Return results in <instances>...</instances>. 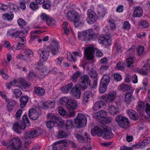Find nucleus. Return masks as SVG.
<instances>
[{
    "mask_svg": "<svg viewBox=\"0 0 150 150\" xmlns=\"http://www.w3.org/2000/svg\"><path fill=\"white\" fill-rule=\"evenodd\" d=\"M23 52L28 58H30L33 57V52L29 49L25 48L23 50Z\"/></svg>",
    "mask_w": 150,
    "mask_h": 150,
    "instance_id": "40",
    "label": "nucleus"
},
{
    "mask_svg": "<svg viewBox=\"0 0 150 150\" xmlns=\"http://www.w3.org/2000/svg\"><path fill=\"white\" fill-rule=\"evenodd\" d=\"M38 52L40 58H42L43 61H45L47 60L50 54L49 52L47 49L40 48L38 50Z\"/></svg>",
    "mask_w": 150,
    "mask_h": 150,
    "instance_id": "10",
    "label": "nucleus"
},
{
    "mask_svg": "<svg viewBox=\"0 0 150 150\" xmlns=\"http://www.w3.org/2000/svg\"><path fill=\"white\" fill-rule=\"evenodd\" d=\"M84 137H83L78 134H74L75 137L76 138L78 142L80 143H86L87 142H90L91 141V139L90 136L87 132H85L84 133Z\"/></svg>",
    "mask_w": 150,
    "mask_h": 150,
    "instance_id": "9",
    "label": "nucleus"
},
{
    "mask_svg": "<svg viewBox=\"0 0 150 150\" xmlns=\"http://www.w3.org/2000/svg\"><path fill=\"white\" fill-rule=\"evenodd\" d=\"M109 113L112 115H115L119 113V110L118 108L114 105L109 106L108 108Z\"/></svg>",
    "mask_w": 150,
    "mask_h": 150,
    "instance_id": "29",
    "label": "nucleus"
},
{
    "mask_svg": "<svg viewBox=\"0 0 150 150\" xmlns=\"http://www.w3.org/2000/svg\"><path fill=\"white\" fill-rule=\"evenodd\" d=\"M7 147L8 150H18L22 146L21 140L17 137H14L9 142Z\"/></svg>",
    "mask_w": 150,
    "mask_h": 150,
    "instance_id": "2",
    "label": "nucleus"
},
{
    "mask_svg": "<svg viewBox=\"0 0 150 150\" xmlns=\"http://www.w3.org/2000/svg\"><path fill=\"white\" fill-rule=\"evenodd\" d=\"M86 58L87 60H92L93 59V49L91 47L87 48L85 50Z\"/></svg>",
    "mask_w": 150,
    "mask_h": 150,
    "instance_id": "19",
    "label": "nucleus"
},
{
    "mask_svg": "<svg viewBox=\"0 0 150 150\" xmlns=\"http://www.w3.org/2000/svg\"><path fill=\"white\" fill-rule=\"evenodd\" d=\"M34 88V93L38 96H42L45 93V89L43 88L38 87Z\"/></svg>",
    "mask_w": 150,
    "mask_h": 150,
    "instance_id": "31",
    "label": "nucleus"
},
{
    "mask_svg": "<svg viewBox=\"0 0 150 150\" xmlns=\"http://www.w3.org/2000/svg\"><path fill=\"white\" fill-rule=\"evenodd\" d=\"M81 74V72L78 71L74 72L72 75L71 78L72 81L74 82H76L78 77Z\"/></svg>",
    "mask_w": 150,
    "mask_h": 150,
    "instance_id": "45",
    "label": "nucleus"
},
{
    "mask_svg": "<svg viewBox=\"0 0 150 150\" xmlns=\"http://www.w3.org/2000/svg\"><path fill=\"white\" fill-rule=\"evenodd\" d=\"M28 101V98L27 96H22L20 99L21 103L20 104V106L21 108H24L26 105Z\"/></svg>",
    "mask_w": 150,
    "mask_h": 150,
    "instance_id": "33",
    "label": "nucleus"
},
{
    "mask_svg": "<svg viewBox=\"0 0 150 150\" xmlns=\"http://www.w3.org/2000/svg\"><path fill=\"white\" fill-rule=\"evenodd\" d=\"M110 77L109 75H104L101 79L100 83L108 85L110 82Z\"/></svg>",
    "mask_w": 150,
    "mask_h": 150,
    "instance_id": "38",
    "label": "nucleus"
},
{
    "mask_svg": "<svg viewBox=\"0 0 150 150\" xmlns=\"http://www.w3.org/2000/svg\"><path fill=\"white\" fill-rule=\"evenodd\" d=\"M14 17L13 14H10L8 13H4L2 15V19L5 20L9 21L12 20Z\"/></svg>",
    "mask_w": 150,
    "mask_h": 150,
    "instance_id": "39",
    "label": "nucleus"
},
{
    "mask_svg": "<svg viewBox=\"0 0 150 150\" xmlns=\"http://www.w3.org/2000/svg\"><path fill=\"white\" fill-rule=\"evenodd\" d=\"M10 8L14 11H17L18 10L19 7L18 6L13 4L11 3L10 4Z\"/></svg>",
    "mask_w": 150,
    "mask_h": 150,
    "instance_id": "58",
    "label": "nucleus"
},
{
    "mask_svg": "<svg viewBox=\"0 0 150 150\" xmlns=\"http://www.w3.org/2000/svg\"><path fill=\"white\" fill-rule=\"evenodd\" d=\"M89 79V77L87 75H83L81 76L80 80L81 86L83 90L86 87V84L88 83Z\"/></svg>",
    "mask_w": 150,
    "mask_h": 150,
    "instance_id": "16",
    "label": "nucleus"
},
{
    "mask_svg": "<svg viewBox=\"0 0 150 150\" xmlns=\"http://www.w3.org/2000/svg\"><path fill=\"white\" fill-rule=\"evenodd\" d=\"M17 23L19 26L21 28L24 29L25 30V32L27 33L29 29V28L28 26H26L27 23L21 18H19L18 20Z\"/></svg>",
    "mask_w": 150,
    "mask_h": 150,
    "instance_id": "20",
    "label": "nucleus"
},
{
    "mask_svg": "<svg viewBox=\"0 0 150 150\" xmlns=\"http://www.w3.org/2000/svg\"><path fill=\"white\" fill-rule=\"evenodd\" d=\"M77 104L76 100L71 99H69L66 106V108L69 110V117H72L74 115V110L77 108Z\"/></svg>",
    "mask_w": 150,
    "mask_h": 150,
    "instance_id": "4",
    "label": "nucleus"
},
{
    "mask_svg": "<svg viewBox=\"0 0 150 150\" xmlns=\"http://www.w3.org/2000/svg\"><path fill=\"white\" fill-rule=\"evenodd\" d=\"M73 85V83L72 82L70 83L67 86L63 87L62 89V91L64 93H67L71 89Z\"/></svg>",
    "mask_w": 150,
    "mask_h": 150,
    "instance_id": "43",
    "label": "nucleus"
},
{
    "mask_svg": "<svg viewBox=\"0 0 150 150\" xmlns=\"http://www.w3.org/2000/svg\"><path fill=\"white\" fill-rule=\"evenodd\" d=\"M103 131L98 126H95L91 130V134L92 135L97 134L99 136H101L103 134Z\"/></svg>",
    "mask_w": 150,
    "mask_h": 150,
    "instance_id": "28",
    "label": "nucleus"
},
{
    "mask_svg": "<svg viewBox=\"0 0 150 150\" xmlns=\"http://www.w3.org/2000/svg\"><path fill=\"white\" fill-rule=\"evenodd\" d=\"M144 107V103L142 102H140L138 103V105L137 106L136 109L138 111L142 109Z\"/></svg>",
    "mask_w": 150,
    "mask_h": 150,
    "instance_id": "64",
    "label": "nucleus"
},
{
    "mask_svg": "<svg viewBox=\"0 0 150 150\" xmlns=\"http://www.w3.org/2000/svg\"><path fill=\"white\" fill-rule=\"evenodd\" d=\"M126 112L131 119L134 121L138 120L139 115L136 112L132 110L128 109L126 110Z\"/></svg>",
    "mask_w": 150,
    "mask_h": 150,
    "instance_id": "14",
    "label": "nucleus"
},
{
    "mask_svg": "<svg viewBox=\"0 0 150 150\" xmlns=\"http://www.w3.org/2000/svg\"><path fill=\"white\" fill-rule=\"evenodd\" d=\"M108 85L100 83L99 88V91L101 93H104L106 90Z\"/></svg>",
    "mask_w": 150,
    "mask_h": 150,
    "instance_id": "52",
    "label": "nucleus"
},
{
    "mask_svg": "<svg viewBox=\"0 0 150 150\" xmlns=\"http://www.w3.org/2000/svg\"><path fill=\"white\" fill-rule=\"evenodd\" d=\"M116 95V93L114 91L109 93L107 96V98H106L107 101L110 102H112L114 100Z\"/></svg>",
    "mask_w": 150,
    "mask_h": 150,
    "instance_id": "35",
    "label": "nucleus"
},
{
    "mask_svg": "<svg viewBox=\"0 0 150 150\" xmlns=\"http://www.w3.org/2000/svg\"><path fill=\"white\" fill-rule=\"evenodd\" d=\"M18 31V30L16 28L9 30L7 32V35L12 38L14 37L17 38Z\"/></svg>",
    "mask_w": 150,
    "mask_h": 150,
    "instance_id": "32",
    "label": "nucleus"
},
{
    "mask_svg": "<svg viewBox=\"0 0 150 150\" xmlns=\"http://www.w3.org/2000/svg\"><path fill=\"white\" fill-rule=\"evenodd\" d=\"M0 96H1L2 98L5 99L6 102H7L9 100L8 99L6 95L4 92L0 91Z\"/></svg>",
    "mask_w": 150,
    "mask_h": 150,
    "instance_id": "63",
    "label": "nucleus"
},
{
    "mask_svg": "<svg viewBox=\"0 0 150 150\" xmlns=\"http://www.w3.org/2000/svg\"><path fill=\"white\" fill-rule=\"evenodd\" d=\"M134 58L132 57H130L128 58L126 60L127 66L128 67H130L131 65L134 63Z\"/></svg>",
    "mask_w": 150,
    "mask_h": 150,
    "instance_id": "56",
    "label": "nucleus"
},
{
    "mask_svg": "<svg viewBox=\"0 0 150 150\" xmlns=\"http://www.w3.org/2000/svg\"><path fill=\"white\" fill-rule=\"evenodd\" d=\"M150 71V64H147L144 65L141 69L138 70V72L141 74L146 75Z\"/></svg>",
    "mask_w": 150,
    "mask_h": 150,
    "instance_id": "25",
    "label": "nucleus"
},
{
    "mask_svg": "<svg viewBox=\"0 0 150 150\" xmlns=\"http://www.w3.org/2000/svg\"><path fill=\"white\" fill-rule=\"evenodd\" d=\"M134 91V89H132L127 91L124 95L125 101L127 103L129 104L131 101V98L133 97L132 94Z\"/></svg>",
    "mask_w": 150,
    "mask_h": 150,
    "instance_id": "18",
    "label": "nucleus"
},
{
    "mask_svg": "<svg viewBox=\"0 0 150 150\" xmlns=\"http://www.w3.org/2000/svg\"><path fill=\"white\" fill-rule=\"evenodd\" d=\"M18 84V87L21 88H26L30 86V83L27 82L25 79L22 78L20 79Z\"/></svg>",
    "mask_w": 150,
    "mask_h": 150,
    "instance_id": "21",
    "label": "nucleus"
},
{
    "mask_svg": "<svg viewBox=\"0 0 150 150\" xmlns=\"http://www.w3.org/2000/svg\"><path fill=\"white\" fill-rule=\"evenodd\" d=\"M71 95L77 98H79L81 94L80 90L77 87L75 86L71 89Z\"/></svg>",
    "mask_w": 150,
    "mask_h": 150,
    "instance_id": "27",
    "label": "nucleus"
},
{
    "mask_svg": "<svg viewBox=\"0 0 150 150\" xmlns=\"http://www.w3.org/2000/svg\"><path fill=\"white\" fill-rule=\"evenodd\" d=\"M120 89L123 91H127L129 89V87L127 85L122 84L120 85Z\"/></svg>",
    "mask_w": 150,
    "mask_h": 150,
    "instance_id": "59",
    "label": "nucleus"
},
{
    "mask_svg": "<svg viewBox=\"0 0 150 150\" xmlns=\"http://www.w3.org/2000/svg\"><path fill=\"white\" fill-rule=\"evenodd\" d=\"M25 128V125L22 121H18L13 124L12 129L16 132L21 133L23 130Z\"/></svg>",
    "mask_w": 150,
    "mask_h": 150,
    "instance_id": "7",
    "label": "nucleus"
},
{
    "mask_svg": "<svg viewBox=\"0 0 150 150\" xmlns=\"http://www.w3.org/2000/svg\"><path fill=\"white\" fill-rule=\"evenodd\" d=\"M74 25L76 27L82 25L84 23V21L80 18V16L73 21Z\"/></svg>",
    "mask_w": 150,
    "mask_h": 150,
    "instance_id": "30",
    "label": "nucleus"
},
{
    "mask_svg": "<svg viewBox=\"0 0 150 150\" xmlns=\"http://www.w3.org/2000/svg\"><path fill=\"white\" fill-rule=\"evenodd\" d=\"M51 4L49 1H45L42 5V8L45 9H47L51 8Z\"/></svg>",
    "mask_w": 150,
    "mask_h": 150,
    "instance_id": "53",
    "label": "nucleus"
},
{
    "mask_svg": "<svg viewBox=\"0 0 150 150\" xmlns=\"http://www.w3.org/2000/svg\"><path fill=\"white\" fill-rule=\"evenodd\" d=\"M114 47L117 51V53H121L122 51V47L117 42L114 44Z\"/></svg>",
    "mask_w": 150,
    "mask_h": 150,
    "instance_id": "50",
    "label": "nucleus"
},
{
    "mask_svg": "<svg viewBox=\"0 0 150 150\" xmlns=\"http://www.w3.org/2000/svg\"><path fill=\"white\" fill-rule=\"evenodd\" d=\"M144 47L142 46H139L138 47L137 51L139 56H140L143 53Z\"/></svg>",
    "mask_w": 150,
    "mask_h": 150,
    "instance_id": "62",
    "label": "nucleus"
},
{
    "mask_svg": "<svg viewBox=\"0 0 150 150\" xmlns=\"http://www.w3.org/2000/svg\"><path fill=\"white\" fill-rule=\"evenodd\" d=\"M115 120L121 128H126L129 127V120L125 117L121 115H118L115 117Z\"/></svg>",
    "mask_w": 150,
    "mask_h": 150,
    "instance_id": "3",
    "label": "nucleus"
},
{
    "mask_svg": "<svg viewBox=\"0 0 150 150\" xmlns=\"http://www.w3.org/2000/svg\"><path fill=\"white\" fill-rule=\"evenodd\" d=\"M67 136V134L63 130L59 131L57 135V137L59 139H62L66 138Z\"/></svg>",
    "mask_w": 150,
    "mask_h": 150,
    "instance_id": "47",
    "label": "nucleus"
},
{
    "mask_svg": "<svg viewBox=\"0 0 150 150\" xmlns=\"http://www.w3.org/2000/svg\"><path fill=\"white\" fill-rule=\"evenodd\" d=\"M46 22L48 25L50 26L54 25L55 24V21L54 19L49 17L47 19Z\"/></svg>",
    "mask_w": 150,
    "mask_h": 150,
    "instance_id": "54",
    "label": "nucleus"
},
{
    "mask_svg": "<svg viewBox=\"0 0 150 150\" xmlns=\"http://www.w3.org/2000/svg\"><path fill=\"white\" fill-rule=\"evenodd\" d=\"M12 91L13 93V96L16 98H19L22 94L21 91L19 89H13Z\"/></svg>",
    "mask_w": 150,
    "mask_h": 150,
    "instance_id": "37",
    "label": "nucleus"
},
{
    "mask_svg": "<svg viewBox=\"0 0 150 150\" xmlns=\"http://www.w3.org/2000/svg\"><path fill=\"white\" fill-rule=\"evenodd\" d=\"M41 72V74L42 75L45 76L48 73V71L46 67L43 68L40 70Z\"/></svg>",
    "mask_w": 150,
    "mask_h": 150,
    "instance_id": "61",
    "label": "nucleus"
},
{
    "mask_svg": "<svg viewBox=\"0 0 150 150\" xmlns=\"http://www.w3.org/2000/svg\"><path fill=\"white\" fill-rule=\"evenodd\" d=\"M70 99H69L67 97H64L61 98L60 100L59 103L63 105H65L66 106L69 102Z\"/></svg>",
    "mask_w": 150,
    "mask_h": 150,
    "instance_id": "49",
    "label": "nucleus"
},
{
    "mask_svg": "<svg viewBox=\"0 0 150 150\" xmlns=\"http://www.w3.org/2000/svg\"><path fill=\"white\" fill-rule=\"evenodd\" d=\"M104 104L105 103L103 101H98L94 104L92 109L93 111H96L101 108Z\"/></svg>",
    "mask_w": 150,
    "mask_h": 150,
    "instance_id": "34",
    "label": "nucleus"
},
{
    "mask_svg": "<svg viewBox=\"0 0 150 150\" xmlns=\"http://www.w3.org/2000/svg\"><path fill=\"white\" fill-rule=\"evenodd\" d=\"M98 41L100 44L105 45H110L111 44V40L110 37L107 35H102L98 38Z\"/></svg>",
    "mask_w": 150,
    "mask_h": 150,
    "instance_id": "8",
    "label": "nucleus"
},
{
    "mask_svg": "<svg viewBox=\"0 0 150 150\" xmlns=\"http://www.w3.org/2000/svg\"><path fill=\"white\" fill-rule=\"evenodd\" d=\"M51 119L49 121L46 122V126L49 129H51L54 126L55 123L54 120L52 119L53 115L51 116Z\"/></svg>",
    "mask_w": 150,
    "mask_h": 150,
    "instance_id": "42",
    "label": "nucleus"
},
{
    "mask_svg": "<svg viewBox=\"0 0 150 150\" xmlns=\"http://www.w3.org/2000/svg\"><path fill=\"white\" fill-rule=\"evenodd\" d=\"M62 26L64 31V34L66 35H67L69 33V30L68 27V23L66 22H64L62 24Z\"/></svg>",
    "mask_w": 150,
    "mask_h": 150,
    "instance_id": "46",
    "label": "nucleus"
},
{
    "mask_svg": "<svg viewBox=\"0 0 150 150\" xmlns=\"http://www.w3.org/2000/svg\"><path fill=\"white\" fill-rule=\"evenodd\" d=\"M107 112L104 110H101L94 114V117L100 122H102L105 115H107Z\"/></svg>",
    "mask_w": 150,
    "mask_h": 150,
    "instance_id": "11",
    "label": "nucleus"
},
{
    "mask_svg": "<svg viewBox=\"0 0 150 150\" xmlns=\"http://www.w3.org/2000/svg\"><path fill=\"white\" fill-rule=\"evenodd\" d=\"M143 14V10L140 6L136 7L133 12V16L134 18L141 16Z\"/></svg>",
    "mask_w": 150,
    "mask_h": 150,
    "instance_id": "22",
    "label": "nucleus"
},
{
    "mask_svg": "<svg viewBox=\"0 0 150 150\" xmlns=\"http://www.w3.org/2000/svg\"><path fill=\"white\" fill-rule=\"evenodd\" d=\"M87 17L86 19L87 22L90 24L94 23L98 18L96 13L91 9H88L87 12Z\"/></svg>",
    "mask_w": 150,
    "mask_h": 150,
    "instance_id": "5",
    "label": "nucleus"
},
{
    "mask_svg": "<svg viewBox=\"0 0 150 150\" xmlns=\"http://www.w3.org/2000/svg\"><path fill=\"white\" fill-rule=\"evenodd\" d=\"M95 33L92 29L86 30L83 32H79V39L82 40H91L94 37Z\"/></svg>",
    "mask_w": 150,
    "mask_h": 150,
    "instance_id": "1",
    "label": "nucleus"
},
{
    "mask_svg": "<svg viewBox=\"0 0 150 150\" xmlns=\"http://www.w3.org/2000/svg\"><path fill=\"white\" fill-rule=\"evenodd\" d=\"M59 45L57 42L54 41L52 42L50 49L53 55L56 54L59 51Z\"/></svg>",
    "mask_w": 150,
    "mask_h": 150,
    "instance_id": "23",
    "label": "nucleus"
},
{
    "mask_svg": "<svg viewBox=\"0 0 150 150\" xmlns=\"http://www.w3.org/2000/svg\"><path fill=\"white\" fill-rule=\"evenodd\" d=\"M74 121L76 124L78 125L81 127H83L86 126L87 120L84 115L81 113H79Z\"/></svg>",
    "mask_w": 150,
    "mask_h": 150,
    "instance_id": "6",
    "label": "nucleus"
},
{
    "mask_svg": "<svg viewBox=\"0 0 150 150\" xmlns=\"http://www.w3.org/2000/svg\"><path fill=\"white\" fill-rule=\"evenodd\" d=\"M79 16L78 13L75 11L72 10L69 11L66 15L67 18L70 20L73 21L77 17H79Z\"/></svg>",
    "mask_w": 150,
    "mask_h": 150,
    "instance_id": "17",
    "label": "nucleus"
},
{
    "mask_svg": "<svg viewBox=\"0 0 150 150\" xmlns=\"http://www.w3.org/2000/svg\"><path fill=\"white\" fill-rule=\"evenodd\" d=\"M7 102V104L6 108L8 112H11L13 110L16 103V101L13 99H10Z\"/></svg>",
    "mask_w": 150,
    "mask_h": 150,
    "instance_id": "24",
    "label": "nucleus"
},
{
    "mask_svg": "<svg viewBox=\"0 0 150 150\" xmlns=\"http://www.w3.org/2000/svg\"><path fill=\"white\" fill-rule=\"evenodd\" d=\"M17 38H20V41L21 42H25L26 41L25 37L26 36V34L23 33V31H21L18 30Z\"/></svg>",
    "mask_w": 150,
    "mask_h": 150,
    "instance_id": "36",
    "label": "nucleus"
},
{
    "mask_svg": "<svg viewBox=\"0 0 150 150\" xmlns=\"http://www.w3.org/2000/svg\"><path fill=\"white\" fill-rule=\"evenodd\" d=\"M58 144H63L64 146H67L69 145L71 142L67 139H63L59 140L57 142Z\"/></svg>",
    "mask_w": 150,
    "mask_h": 150,
    "instance_id": "51",
    "label": "nucleus"
},
{
    "mask_svg": "<svg viewBox=\"0 0 150 150\" xmlns=\"http://www.w3.org/2000/svg\"><path fill=\"white\" fill-rule=\"evenodd\" d=\"M97 12L98 15L101 17H103L105 13V10L103 6H98Z\"/></svg>",
    "mask_w": 150,
    "mask_h": 150,
    "instance_id": "41",
    "label": "nucleus"
},
{
    "mask_svg": "<svg viewBox=\"0 0 150 150\" xmlns=\"http://www.w3.org/2000/svg\"><path fill=\"white\" fill-rule=\"evenodd\" d=\"M5 69L3 68L0 69V75H1L3 78L7 79L8 78V75L6 73H5Z\"/></svg>",
    "mask_w": 150,
    "mask_h": 150,
    "instance_id": "57",
    "label": "nucleus"
},
{
    "mask_svg": "<svg viewBox=\"0 0 150 150\" xmlns=\"http://www.w3.org/2000/svg\"><path fill=\"white\" fill-rule=\"evenodd\" d=\"M22 42L21 43L19 42H18L17 43L16 46V49L17 50H20L22 49L26 46V41L25 42Z\"/></svg>",
    "mask_w": 150,
    "mask_h": 150,
    "instance_id": "48",
    "label": "nucleus"
},
{
    "mask_svg": "<svg viewBox=\"0 0 150 150\" xmlns=\"http://www.w3.org/2000/svg\"><path fill=\"white\" fill-rule=\"evenodd\" d=\"M38 130H33L30 131L26 132L24 136V139H27V138H33L40 135V133Z\"/></svg>",
    "mask_w": 150,
    "mask_h": 150,
    "instance_id": "12",
    "label": "nucleus"
},
{
    "mask_svg": "<svg viewBox=\"0 0 150 150\" xmlns=\"http://www.w3.org/2000/svg\"><path fill=\"white\" fill-rule=\"evenodd\" d=\"M89 75L93 78H96L97 76V73L96 71L93 69L88 73Z\"/></svg>",
    "mask_w": 150,
    "mask_h": 150,
    "instance_id": "55",
    "label": "nucleus"
},
{
    "mask_svg": "<svg viewBox=\"0 0 150 150\" xmlns=\"http://www.w3.org/2000/svg\"><path fill=\"white\" fill-rule=\"evenodd\" d=\"M102 136L104 139H108L112 137L113 134L110 128L108 127H106L103 129Z\"/></svg>",
    "mask_w": 150,
    "mask_h": 150,
    "instance_id": "13",
    "label": "nucleus"
},
{
    "mask_svg": "<svg viewBox=\"0 0 150 150\" xmlns=\"http://www.w3.org/2000/svg\"><path fill=\"white\" fill-rule=\"evenodd\" d=\"M55 104V102L54 100H48L45 102H41L39 104L41 105L40 106L42 108L47 109L49 108H52L54 107Z\"/></svg>",
    "mask_w": 150,
    "mask_h": 150,
    "instance_id": "15",
    "label": "nucleus"
},
{
    "mask_svg": "<svg viewBox=\"0 0 150 150\" xmlns=\"http://www.w3.org/2000/svg\"><path fill=\"white\" fill-rule=\"evenodd\" d=\"M28 116L29 118L33 120H35L39 117V115L36 110L31 109L29 110Z\"/></svg>",
    "mask_w": 150,
    "mask_h": 150,
    "instance_id": "26",
    "label": "nucleus"
},
{
    "mask_svg": "<svg viewBox=\"0 0 150 150\" xmlns=\"http://www.w3.org/2000/svg\"><path fill=\"white\" fill-rule=\"evenodd\" d=\"M53 120H54L55 123H57L58 125L60 126L63 125L64 122L61 120V119L59 117L56 116L55 115H53Z\"/></svg>",
    "mask_w": 150,
    "mask_h": 150,
    "instance_id": "44",
    "label": "nucleus"
},
{
    "mask_svg": "<svg viewBox=\"0 0 150 150\" xmlns=\"http://www.w3.org/2000/svg\"><path fill=\"white\" fill-rule=\"evenodd\" d=\"M30 7L33 10H35L38 9L39 8V6L37 4L33 2H31L30 5Z\"/></svg>",
    "mask_w": 150,
    "mask_h": 150,
    "instance_id": "60",
    "label": "nucleus"
}]
</instances>
